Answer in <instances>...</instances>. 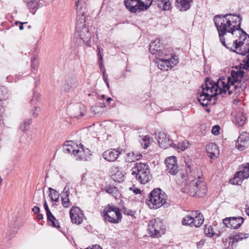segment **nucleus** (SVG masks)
Listing matches in <instances>:
<instances>
[{
    "label": "nucleus",
    "instance_id": "23",
    "mask_svg": "<svg viewBox=\"0 0 249 249\" xmlns=\"http://www.w3.org/2000/svg\"><path fill=\"white\" fill-rule=\"evenodd\" d=\"M161 48L160 39H156L150 44L149 51L152 54H155Z\"/></svg>",
    "mask_w": 249,
    "mask_h": 249
},
{
    "label": "nucleus",
    "instance_id": "34",
    "mask_svg": "<svg viewBox=\"0 0 249 249\" xmlns=\"http://www.w3.org/2000/svg\"><path fill=\"white\" fill-rule=\"evenodd\" d=\"M74 215L84 216V214L81 211L80 209L77 206H73L70 211V215L71 219H72Z\"/></svg>",
    "mask_w": 249,
    "mask_h": 249
},
{
    "label": "nucleus",
    "instance_id": "51",
    "mask_svg": "<svg viewBox=\"0 0 249 249\" xmlns=\"http://www.w3.org/2000/svg\"><path fill=\"white\" fill-rule=\"evenodd\" d=\"M220 127L219 125H215L212 127V133L215 136H217L219 134Z\"/></svg>",
    "mask_w": 249,
    "mask_h": 249
},
{
    "label": "nucleus",
    "instance_id": "10",
    "mask_svg": "<svg viewBox=\"0 0 249 249\" xmlns=\"http://www.w3.org/2000/svg\"><path fill=\"white\" fill-rule=\"evenodd\" d=\"M148 230L153 237H159L164 234L165 228L162 221L159 218L150 220L148 224Z\"/></svg>",
    "mask_w": 249,
    "mask_h": 249
},
{
    "label": "nucleus",
    "instance_id": "46",
    "mask_svg": "<svg viewBox=\"0 0 249 249\" xmlns=\"http://www.w3.org/2000/svg\"><path fill=\"white\" fill-rule=\"evenodd\" d=\"M84 216L74 215L72 219H71V221L72 223L76 224L77 225L81 224L83 221V217Z\"/></svg>",
    "mask_w": 249,
    "mask_h": 249
},
{
    "label": "nucleus",
    "instance_id": "45",
    "mask_svg": "<svg viewBox=\"0 0 249 249\" xmlns=\"http://www.w3.org/2000/svg\"><path fill=\"white\" fill-rule=\"evenodd\" d=\"M37 59H38L37 56H35L34 57H32L31 58V67L32 69L36 70L37 69L38 65H39V62L38 61Z\"/></svg>",
    "mask_w": 249,
    "mask_h": 249
},
{
    "label": "nucleus",
    "instance_id": "37",
    "mask_svg": "<svg viewBox=\"0 0 249 249\" xmlns=\"http://www.w3.org/2000/svg\"><path fill=\"white\" fill-rule=\"evenodd\" d=\"M248 140V138L244 137V135H240L238 138L237 142L236 143V146L240 150H243L245 149V147L241 144H240L239 142H243V143H244Z\"/></svg>",
    "mask_w": 249,
    "mask_h": 249
},
{
    "label": "nucleus",
    "instance_id": "2",
    "mask_svg": "<svg viewBox=\"0 0 249 249\" xmlns=\"http://www.w3.org/2000/svg\"><path fill=\"white\" fill-rule=\"evenodd\" d=\"M234 48L233 52L244 56L242 61L244 63L243 69H249V35L243 29L237 31L234 35Z\"/></svg>",
    "mask_w": 249,
    "mask_h": 249
},
{
    "label": "nucleus",
    "instance_id": "6",
    "mask_svg": "<svg viewBox=\"0 0 249 249\" xmlns=\"http://www.w3.org/2000/svg\"><path fill=\"white\" fill-rule=\"evenodd\" d=\"M134 168L137 171V180L141 184L148 182L152 178L149 165L145 163L136 162Z\"/></svg>",
    "mask_w": 249,
    "mask_h": 249
},
{
    "label": "nucleus",
    "instance_id": "33",
    "mask_svg": "<svg viewBox=\"0 0 249 249\" xmlns=\"http://www.w3.org/2000/svg\"><path fill=\"white\" fill-rule=\"evenodd\" d=\"M155 54L156 55V59L159 60H164L166 56L168 57L169 59H171V57L169 54L166 53L165 51H162L161 48L160 49V51H157V53Z\"/></svg>",
    "mask_w": 249,
    "mask_h": 249
},
{
    "label": "nucleus",
    "instance_id": "16",
    "mask_svg": "<svg viewBox=\"0 0 249 249\" xmlns=\"http://www.w3.org/2000/svg\"><path fill=\"white\" fill-rule=\"evenodd\" d=\"M231 75V77H228V80L230 81V82H231V85H233L242 80L244 77V71L240 69L236 71L232 70Z\"/></svg>",
    "mask_w": 249,
    "mask_h": 249
},
{
    "label": "nucleus",
    "instance_id": "11",
    "mask_svg": "<svg viewBox=\"0 0 249 249\" xmlns=\"http://www.w3.org/2000/svg\"><path fill=\"white\" fill-rule=\"evenodd\" d=\"M124 4L132 13H138L148 9V6L144 5L141 0H124Z\"/></svg>",
    "mask_w": 249,
    "mask_h": 249
},
{
    "label": "nucleus",
    "instance_id": "57",
    "mask_svg": "<svg viewBox=\"0 0 249 249\" xmlns=\"http://www.w3.org/2000/svg\"><path fill=\"white\" fill-rule=\"evenodd\" d=\"M187 146L185 145V143H178V148L181 149L182 151H184L187 148Z\"/></svg>",
    "mask_w": 249,
    "mask_h": 249
},
{
    "label": "nucleus",
    "instance_id": "15",
    "mask_svg": "<svg viewBox=\"0 0 249 249\" xmlns=\"http://www.w3.org/2000/svg\"><path fill=\"white\" fill-rule=\"evenodd\" d=\"M121 153L120 149L111 148L105 151L103 153L102 157L108 162H113L116 160Z\"/></svg>",
    "mask_w": 249,
    "mask_h": 249
},
{
    "label": "nucleus",
    "instance_id": "18",
    "mask_svg": "<svg viewBox=\"0 0 249 249\" xmlns=\"http://www.w3.org/2000/svg\"><path fill=\"white\" fill-rule=\"evenodd\" d=\"M206 151L208 156L211 160H213L217 158L219 155L218 146L214 143H210L207 145Z\"/></svg>",
    "mask_w": 249,
    "mask_h": 249
},
{
    "label": "nucleus",
    "instance_id": "19",
    "mask_svg": "<svg viewBox=\"0 0 249 249\" xmlns=\"http://www.w3.org/2000/svg\"><path fill=\"white\" fill-rule=\"evenodd\" d=\"M97 56L98 58V61L99 67H100L101 71H102L103 73V78L105 83H107L108 82V79L107 78L108 75L106 74L105 69L103 66V55L101 54V48L99 46L97 47Z\"/></svg>",
    "mask_w": 249,
    "mask_h": 249
},
{
    "label": "nucleus",
    "instance_id": "35",
    "mask_svg": "<svg viewBox=\"0 0 249 249\" xmlns=\"http://www.w3.org/2000/svg\"><path fill=\"white\" fill-rule=\"evenodd\" d=\"M105 191L113 196H114L118 194V188L115 186L111 185H108L106 186L105 188Z\"/></svg>",
    "mask_w": 249,
    "mask_h": 249
},
{
    "label": "nucleus",
    "instance_id": "26",
    "mask_svg": "<svg viewBox=\"0 0 249 249\" xmlns=\"http://www.w3.org/2000/svg\"><path fill=\"white\" fill-rule=\"evenodd\" d=\"M156 3L158 8L162 10H169L171 8L169 0H157Z\"/></svg>",
    "mask_w": 249,
    "mask_h": 249
},
{
    "label": "nucleus",
    "instance_id": "3",
    "mask_svg": "<svg viewBox=\"0 0 249 249\" xmlns=\"http://www.w3.org/2000/svg\"><path fill=\"white\" fill-rule=\"evenodd\" d=\"M205 83L201 86L202 90L198 97V101L202 106L207 107L213 98L214 100H217L219 81L214 82L207 77L205 78Z\"/></svg>",
    "mask_w": 249,
    "mask_h": 249
},
{
    "label": "nucleus",
    "instance_id": "14",
    "mask_svg": "<svg viewBox=\"0 0 249 249\" xmlns=\"http://www.w3.org/2000/svg\"><path fill=\"white\" fill-rule=\"evenodd\" d=\"M158 142L160 146L163 149H166L169 147H175L176 145L173 143L169 137L164 132H159Z\"/></svg>",
    "mask_w": 249,
    "mask_h": 249
},
{
    "label": "nucleus",
    "instance_id": "22",
    "mask_svg": "<svg viewBox=\"0 0 249 249\" xmlns=\"http://www.w3.org/2000/svg\"><path fill=\"white\" fill-rule=\"evenodd\" d=\"M23 1L26 3L30 12H31L33 15H35L36 10L39 8V3L35 0H23Z\"/></svg>",
    "mask_w": 249,
    "mask_h": 249
},
{
    "label": "nucleus",
    "instance_id": "62",
    "mask_svg": "<svg viewBox=\"0 0 249 249\" xmlns=\"http://www.w3.org/2000/svg\"><path fill=\"white\" fill-rule=\"evenodd\" d=\"M32 211L35 213L37 214L40 212V208L38 206H35L32 209Z\"/></svg>",
    "mask_w": 249,
    "mask_h": 249
},
{
    "label": "nucleus",
    "instance_id": "48",
    "mask_svg": "<svg viewBox=\"0 0 249 249\" xmlns=\"http://www.w3.org/2000/svg\"><path fill=\"white\" fill-rule=\"evenodd\" d=\"M126 155L128 157H131L130 159H128V161L129 162H132L134 161L135 160H138L142 157V155H139L136 156V158H134V156H135V153L134 152L132 153H128Z\"/></svg>",
    "mask_w": 249,
    "mask_h": 249
},
{
    "label": "nucleus",
    "instance_id": "4",
    "mask_svg": "<svg viewBox=\"0 0 249 249\" xmlns=\"http://www.w3.org/2000/svg\"><path fill=\"white\" fill-rule=\"evenodd\" d=\"M167 196L161 189H154L149 194L147 204L151 209H158L161 206L167 208L169 203L167 202Z\"/></svg>",
    "mask_w": 249,
    "mask_h": 249
},
{
    "label": "nucleus",
    "instance_id": "21",
    "mask_svg": "<svg viewBox=\"0 0 249 249\" xmlns=\"http://www.w3.org/2000/svg\"><path fill=\"white\" fill-rule=\"evenodd\" d=\"M249 237V234L245 232H238L231 235L230 236V240L232 239L231 245L234 243H237L243 239H247Z\"/></svg>",
    "mask_w": 249,
    "mask_h": 249
},
{
    "label": "nucleus",
    "instance_id": "56",
    "mask_svg": "<svg viewBox=\"0 0 249 249\" xmlns=\"http://www.w3.org/2000/svg\"><path fill=\"white\" fill-rule=\"evenodd\" d=\"M129 190L132 191L133 193L136 195L140 194L141 193V190L138 188H136L134 185L132 187H130Z\"/></svg>",
    "mask_w": 249,
    "mask_h": 249
},
{
    "label": "nucleus",
    "instance_id": "54",
    "mask_svg": "<svg viewBox=\"0 0 249 249\" xmlns=\"http://www.w3.org/2000/svg\"><path fill=\"white\" fill-rule=\"evenodd\" d=\"M227 91H228V89L227 88H220L219 85H218V89L217 91V94H225L227 92Z\"/></svg>",
    "mask_w": 249,
    "mask_h": 249
},
{
    "label": "nucleus",
    "instance_id": "9",
    "mask_svg": "<svg viewBox=\"0 0 249 249\" xmlns=\"http://www.w3.org/2000/svg\"><path fill=\"white\" fill-rule=\"evenodd\" d=\"M239 171L237 172L233 178L230 182L234 185H240L244 179L249 177V163L247 162L240 165Z\"/></svg>",
    "mask_w": 249,
    "mask_h": 249
},
{
    "label": "nucleus",
    "instance_id": "25",
    "mask_svg": "<svg viewBox=\"0 0 249 249\" xmlns=\"http://www.w3.org/2000/svg\"><path fill=\"white\" fill-rule=\"evenodd\" d=\"M47 223L49 226L59 229L60 228L58 221L56 219L52 212L46 215Z\"/></svg>",
    "mask_w": 249,
    "mask_h": 249
},
{
    "label": "nucleus",
    "instance_id": "27",
    "mask_svg": "<svg viewBox=\"0 0 249 249\" xmlns=\"http://www.w3.org/2000/svg\"><path fill=\"white\" fill-rule=\"evenodd\" d=\"M77 84V81L75 79H68L63 86V89L66 92H69L75 88Z\"/></svg>",
    "mask_w": 249,
    "mask_h": 249
},
{
    "label": "nucleus",
    "instance_id": "44",
    "mask_svg": "<svg viewBox=\"0 0 249 249\" xmlns=\"http://www.w3.org/2000/svg\"><path fill=\"white\" fill-rule=\"evenodd\" d=\"M142 146L143 148H147L150 143V138L148 136H144L140 141Z\"/></svg>",
    "mask_w": 249,
    "mask_h": 249
},
{
    "label": "nucleus",
    "instance_id": "36",
    "mask_svg": "<svg viewBox=\"0 0 249 249\" xmlns=\"http://www.w3.org/2000/svg\"><path fill=\"white\" fill-rule=\"evenodd\" d=\"M204 227V233L207 236L212 237L215 234L212 225L205 224Z\"/></svg>",
    "mask_w": 249,
    "mask_h": 249
},
{
    "label": "nucleus",
    "instance_id": "49",
    "mask_svg": "<svg viewBox=\"0 0 249 249\" xmlns=\"http://www.w3.org/2000/svg\"><path fill=\"white\" fill-rule=\"evenodd\" d=\"M81 149H82L85 156L87 158L89 157V156L91 155V151L87 148H85L83 144H80Z\"/></svg>",
    "mask_w": 249,
    "mask_h": 249
},
{
    "label": "nucleus",
    "instance_id": "55",
    "mask_svg": "<svg viewBox=\"0 0 249 249\" xmlns=\"http://www.w3.org/2000/svg\"><path fill=\"white\" fill-rule=\"evenodd\" d=\"M49 190L50 191V193H52V196L53 197H56V196H59L58 193L54 189L50 187L49 188Z\"/></svg>",
    "mask_w": 249,
    "mask_h": 249
},
{
    "label": "nucleus",
    "instance_id": "5",
    "mask_svg": "<svg viewBox=\"0 0 249 249\" xmlns=\"http://www.w3.org/2000/svg\"><path fill=\"white\" fill-rule=\"evenodd\" d=\"M200 178L198 175L186 185L185 189L191 196L203 197L206 195L207 191L206 185L203 181L200 180Z\"/></svg>",
    "mask_w": 249,
    "mask_h": 249
},
{
    "label": "nucleus",
    "instance_id": "64",
    "mask_svg": "<svg viewBox=\"0 0 249 249\" xmlns=\"http://www.w3.org/2000/svg\"><path fill=\"white\" fill-rule=\"evenodd\" d=\"M98 108V107L97 106H93L91 107V111L92 113H94L95 114H96V110Z\"/></svg>",
    "mask_w": 249,
    "mask_h": 249
},
{
    "label": "nucleus",
    "instance_id": "13",
    "mask_svg": "<svg viewBox=\"0 0 249 249\" xmlns=\"http://www.w3.org/2000/svg\"><path fill=\"white\" fill-rule=\"evenodd\" d=\"M165 164L167 171L172 175H176L178 172V165L175 156H171L165 159Z\"/></svg>",
    "mask_w": 249,
    "mask_h": 249
},
{
    "label": "nucleus",
    "instance_id": "50",
    "mask_svg": "<svg viewBox=\"0 0 249 249\" xmlns=\"http://www.w3.org/2000/svg\"><path fill=\"white\" fill-rule=\"evenodd\" d=\"M75 149H73L72 146L70 145H65L63 147V150L65 153L70 154L71 152L73 153V151H75Z\"/></svg>",
    "mask_w": 249,
    "mask_h": 249
},
{
    "label": "nucleus",
    "instance_id": "52",
    "mask_svg": "<svg viewBox=\"0 0 249 249\" xmlns=\"http://www.w3.org/2000/svg\"><path fill=\"white\" fill-rule=\"evenodd\" d=\"M123 213L124 214H126L127 215H130V216L133 215L135 213L134 211H133L130 209H128L127 208H126V207H124V206L123 208Z\"/></svg>",
    "mask_w": 249,
    "mask_h": 249
},
{
    "label": "nucleus",
    "instance_id": "24",
    "mask_svg": "<svg viewBox=\"0 0 249 249\" xmlns=\"http://www.w3.org/2000/svg\"><path fill=\"white\" fill-rule=\"evenodd\" d=\"M191 1L192 0H176L177 6L180 8V10L186 11L190 9Z\"/></svg>",
    "mask_w": 249,
    "mask_h": 249
},
{
    "label": "nucleus",
    "instance_id": "43",
    "mask_svg": "<svg viewBox=\"0 0 249 249\" xmlns=\"http://www.w3.org/2000/svg\"><path fill=\"white\" fill-rule=\"evenodd\" d=\"M194 217L189 215L185 216L182 220V224L183 225H189L191 227H193V224L191 223V221H193Z\"/></svg>",
    "mask_w": 249,
    "mask_h": 249
},
{
    "label": "nucleus",
    "instance_id": "39",
    "mask_svg": "<svg viewBox=\"0 0 249 249\" xmlns=\"http://www.w3.org/2000/svg\"><path fill=\"white\" fill-rule=\"evenodd\" d=\"M73 155L77 157V159H78L80 160H87V157L85 156L82 149H81V150L76 149L75 151H73Z\"/></svg>",
    "mask_w": 249,
    "mask_h": 249
},
{
    "label": "nucleus",
    "instance_id": "41",
    "mask_svg": "<svg viewBox=\"0 0 249 249\" xmlns=\"http://www.w3.org/2000/svg\"><path fill=\"white\" fill-rule=\"evenodd\" d=\"M31 123V119H28L24 120L23 124H20L19 129L23 132L28 130Z\"/></svg>",
    "mask_w": 249,
    "mask_h": 249
},
{
    "label": "nucleus",
    "instance_id": "12",
    "mask_svg": "<svg viewBox=\"0 0 249 249\" xmlns=\"http://www.w3.org/2000/svg\"><path fill=\"white\" fill-rule=\"evenodd\" d=\"M244 221V219L241 216L227 217L223 220V223L227 228L233 229H238Z\"/></svg>",
    "mask_w": 249,
    "mask_h": 249
},
{
    "label": "nucleus",
    "instance_id": "32",
    "mask_svg": "<svg viewBox=\"0 0 249 249\" xmlns=\"http://www.w3.org/2000/svg\"><path fill=\"white\" fill-rule=\"evenodd\" d=\"M235 119L236 124L240 126H242L245 124L247 119L245 116L241 112L237 113Z\"/></svg>",
    "mask_w": 249,
    "mask_h": 249
},
{
    "label": "nucleus",
    "instance_id": "58",
    "mask_svg": "<svg viewBox=\"0 0 249 249\" xmlns=\"http://www.w3.org/2000/svg\"><path fill=\"white\" fill-rule=\"evenodd\" d=\"M141 1L144 3V5L148 6V8L151 6L153 2V0H141Z\"/></svg>",
    "mask_w": 249,
    "mask_h": 249
},
{
    "label": "nucleus",
    "instance_id": "61",
    "mask_svg": "<svg viewBox=\"0 0 249 249\" xmlns=\"http://www.w3.org/2000/svg\"><path fill=\"white\" fill-rule=\"evenodd\" d=\"M52 193H50L49 195L51 200L52 201L58 202L59 201V196H56V197H53V196H52Z\"/></svg>",
    "mask_w": 249,
    "mask_h": 249
},
{
    "label": "nucleus",
    "instance_id": "63",
    "mask_svg": "<svg viewBox=\"0 0 249 249\" xmlns=\"http://www.w3.org/2000/svg\"><path fill=\"white\" fill-rule=\"evenodd\" d=\"M40 108L39 107H35V111L33 113V115L35 117H37L38 116V114L37 113H36V111L38 112L40 111Z\"/></svg>",
    "mask_w": 249,
    "mask_h": 249
},
{
    "label": "nucleus",
    "instance_id": "8",
    "mask_svg": "<svg viewBox=\"0 0 249 249\" xmlns=\"http://www.w3.org/2000/svg\"><path fill=\"white\" fill-rule=\"evenodd\" d=\"M77 17L76 29L86 26V14L88 12L85 0H78L75 1Z\"/></svg>",
    "mask_w": 249,
    "mask_h": 249
},
{
    "label": "nucleus",
    "instance_id": "38",
    "mask_svg": "<svg viewBox=\"0 0 249 249\" xmlns=\"http://www.w3.org/2000/svg\"><path fill=\"white\" fill-rule=\"evenodd\" d=\"M69 197V195L68 194L61 195L62 205L64 208H69L72 204Z\"/></svg>",
    "mask_w": 249,
    "mask_h": 249
},
{
    "label": "nucleus",
    "instance_id": "47",
    "mask_svg": "<svg viewBox=\"0 0 249 249\" xmlns=\"http://www.w3.org/2000/svg\"><path fill=\"white\" fill-rule=\"evenodd\" d=\"M185 162L186 167L189 170L190 173H192L193 171H195V170L196 169V168H194V166L192 163V161H189V157L185 159Z\"/></svg>",
    "mask_w": 249,
    "mask_h": 249
},
{
    "label": "nucleus",
    "instance_id": "7",
    "mask_svg": "<svg viewBox=\"0 0 249 249\" xmlns=\"http://www.w3.org/2000/svg\"><path fill=\"white\" fill-rule=\"evenodd\" d=\"M105 219L111 223H118L122 217L120 209L116 206L108 205L103 210Z\"/></svg>",
    "mask_w": 249,
    "mask_h": 249
},
{
    "label": "nucleus",
    "instance_id": "29",
    "mask_svg": "<svg viewBox=\"0 0 249 249\" xmlns=\"http://www.w3.org/2000/svg\"><path fill=\"white\" fill-rule=\"evenodd\" d=\"M170 60L168 57L166 56V57L164 58V60H159V61L157 62L158 68L162 71H167L169 65L170 64Z\"/></svg>",
    "mask_w": 249,
    "mask_h": 249
},
{
    "label": "nucleus",
    "instance_id": "31",
    "mask_svg": "<svg viewBox=\"0 0 249 249\" xmlns=\"http://www.w3.org/2000/svg\"><path fill=\"white\" fill-rule=\"evenodd\" d=\"M111 178L115 182H121L124 180V175L122 171L117 170L111 175Z\"/></svg>",
    "mask_w": 249,
    "mask_h": 249
},
{
    "label": "nucleus",
    "instance_id": "20",
    "mask_svg": "<svg viewBox=\"0 0 249 249\" xmlns=\"http://www.w3.org/2000/svg\"><path fill=\"white\" fill-rule=\"evenodd\" d=\"M223 36V38L224 39V43L222 42V40L219 36V39L221 44L226 48L233 52V50H235V48H234V38H235V37H232L233 39L232 40H231V39L228 38L227 34L226 35H224Z\"/></svg>",
    "mask_w": 249,
    "mask_h": 249
},
{
    "label": "nucleus",
    "instance_id": "59",
    "mask_svg": "<svg viewBox=\"0 0 249 249\" xmlns=\"http://www.w3.org/2000/svg\"><path fill=\"white\" fill-rule=\"evenodd\" d=\"M44 209L46 212V215L49 214V213H51V211L49 209V208L47 204V203L45 200H44Z\"/></svg>",
    "mask_w": 249,
    "mask_h": 249
},
{
    "label": "nucleus",
    "instance_id": "42",
    "mask_svg": "<svg viewBox=\"0 0 249 249\" xmlns=\"http://www.w3.org/2000/svg\"><path fill=\"white\" fill-rule=\"evenodd\" d=\"M239 89L237 92H240L241 91L244 90L245 89L247 88L248 86L249 85V80L247 79H246L245 81L242 82V80L239 82Z\"/></svg>",
    "mask_w": 249,
    "mask_h": 249
},
{
    "label": "nucleus",
    "instance_id": "30",
    "mask_svg": "<svg viewBox=\"0 0 249 249\" xmlns=\"http://www.w3.org/2000/svg\"><path fill=\"white\" fill-rule=\"evenodd\" d=\"M223 80H225V78L223 77L222 78H220L218 80L219 81V85H221L222 87L221 88H227L228 89L229 95H231L233 92L232 89H231V82H230V81L228 80V78H227V83H226L225 82L223 81Z\"/></svg>",
    "mask_w": 249,
    "mask_h": 249
},
{
    "label": "nucleus",
    "instance_id": "53",
    "mask_svg": "<svg viewBox=\"0 0 249 249\" xmlns=\"http://www.w3.org/2000/svg\"><path fill=\"white\" fill-rule=\"evenodd\" d=\"M69 182H67L65 186L63 191L62 192L61 195H70V188H69Z\"/></svg>",
    "mask_w": 249,
    "mask_h": 249
},
{
    "label": "nucleus",
    "instance_id": "1",
    "mask_svg": "<svg viewBox=\"0 0 249 249\" xmlns=\"http://www.w3.org/2000/svg\"><path fill=\"white\" fill-rule=\"evenodd\" d=\"M242 17L240 15L227 14L225 15H217L214 17L213 22L218 33V35L224 43V35L231 34L230 37H234L237 31L241 28Z\"/></svg>",
    "mask_w": 249,
    "mask_h": 249
},
{
    "label": "nucleus",
    "instance_id": "40",
    "mask_svg": "<svg viewBox=\"0 0 249 249\" xmlns=\"http://www.w3.org/2000/svg\"><path fill=\"white\" fill-rule=\"evenodd\" d=\"M176 175L180 176L181 178L182 179V182H183L184 180L186 181L187 178L188 177V172L186 169H181L180 170L178 169V172Z\"/></svg>",
    "mask_w": 249,
    "mask_h": 249
},
{
    "label": "nucleus",
    "instance_id": "60",
    "mask_svg": "<svg viewBox=\"0 0 249 249\" xmlns=\"http://www.w3.org/2000/svg\"><path fill=\"white\" fill-rule=\"evenodd\" d=\"M40 198L41 196L40 195H38L36 193H35L33 198V199L35 201L34 203L39 201Z\"/></svg>",
    "mask_w": 249,
    "mask_h": 249
},
{
    "label": "nucleus",
    "instance_id": "28",
    "mask_svg": "<svg viewBox=\"0 0 249 249\" xmlns=\"http://www.w3.org/2000/svg\"><path fill=\"white\" fill-rule=\"evenodd\" d=\"M197 212H198V211L196 212L197 215L195 217H194L193 221H191V223H193V226L196 227H199L204 222L203 214L199 212L197 213Z\"/></svg>",
    "mask_w": 249,
    "mask_h": 249
},
{
    "label": "nucleus",
    "instance_id": "17",
    "mask_svg": "<svg viewBox=\"0 0 249 249\" xmlns=\"http://www.w3.org/2000/svg\"><path fill=\"white\" fill-rule=\"evenodd\" d=\"M77 35L84 42H88L91 38V34L88 27L86 26L81 27L79 29H76Z\"/></svg>",
    "mask_w": 249,
    "mask_h": 249
}]
</instances>
